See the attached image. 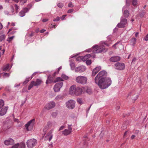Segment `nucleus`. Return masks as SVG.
I'll use <instances>...</instances> for the list:
<instances>
[{
  "label": "nucleus",
  "mask_w": 148,
  "mask_h": 148,
  "mask_svg": "<svg viewBox=\"0 0 148 148\" xmlns=\"http://www.w3.org/2000/svg\"><path fill=\"white\" fill-rule=\"evenodd\" d=\"M53 79L54 78L53 77L51 76L50 75H49L48 76L46 83L47 84L53 82L54 83V80Z\"/></svg>",
  "instance_id": "obj_15"
},
{
  "label": "nucleus",
  "mask_w": 148,
  "mask_h": 148,
  "mask_svg": "<svg viewBox=\"0 0 148 148\" xmlns=\"http://www.w3.org/2000/svg\"><path fill=\"white\" fill-rule=\"evenodd\" d=\"M19 146V144H17L13 146L12 148H18Z\"/></svg>",
  "instance_id": "obj_44"
},
{
  "label": "nucleus",
  "mask_w": 148,
  "mask_h": 148,
  "mask_svg": "<svg viewBox=\"0 0 148 148\" xmlns=\"http://www.w3.org/2000/svg\"><path fill=\"white\" fill-rule=\"evenodd\" d=\"M35 119H33L28 122L25 125V127L27 131L30 130L31 129H29V127H33L35 124Z\"/></svg>",
  "instance_id": "obj_8"
},
{
  "label": "nucleus",
  "mask_w": 148,
  "mask_h": 148,
  "mask_svg": "<svg viewBox=\"0 0 148 148\" xmlns=\"http://www.w3.org/2000/svg\"><path fill=\"white\" fill-rule=\"evenodd\" d=\"M87 79L86 77L83 76H79L76 78V81L78 83L84 84L86 83Z\"/></svg>",
  "instance_id": "obj_2"
},
{
  "label": "nucleus",
  "mask_w": 148,
  "mask_h": 148,
  "mask_svg": "<svg viewBox=\"0 0 148 148\" xmlns=\"http://www.w3.org/2000/svg\"><path fill=\"white\" fill-rule=\"evenodd\" d=\"M121 59V58L119 56H113L111 57L110 60L111 62H115L119 61Z\"/></svg>",
  "instance_id": "obj_16"
},
{
  "label": "nucleus",
  "mask_w": 148,
  "mask_h": 148,
  "mask_svg": "<svg viewBox=\"0 0 148 148\" xmlns=\"http://www.w3.org/2000/svg\"><path fill=\"white\" fill-rule=\"evenodd\" d=\"M58 114L56 112H53L52 113L51 115L53 117H55Z\"/></svg>",
  "instance_id": "obj_36"
},
{
  "label": "nucleus",
  "mask_w": 148,
  "mask_h": 148,
  "mask_svg": "<svg viewBox=\"0 0 148 148\" xmlns=\"http://www.w3.org/2000/svg\"><path fill=\"white\" fill-rule=\"evenodd\" d=\"M119 43V42H117L116 43H115L114 45H113L112 47L114 48H116V46L117 45L118 43Z\"/></svg>",
  "instance_id": "obj_53"
},
{
  "label": "nucleus",
  "mask_w": 148,
  "mask_h": 148,
  "mask_svg": "<svg viewBox=\"0 0 148 148\" xmlns=\"http://www.w3.org/2000/svg\"><path fill=\"white\" fill-rule=\"evenodd\" d=\"M62 79L60 77L56 78V79L54 80V83H55L58 81H62Z\"/></svg>",
  "instance_id": "obj_28"
},
{
  "label": "nucleus",
  "mask_w": 148,
  "mask_h": 148,
  "mask_svg": "<svg viewBox=\"0 0 148 148\" xmlns=\"http://www.w3.org/2000/svg\"><path fill=\"white\" fill-rule=\"evenodd\" d=\"M29 11V9L27 8H23V10H21L19 13V15L21 17L24 16L25 13Z\"/></svg>",
  "instance_id": "obj_13"
},
{
  "label": "nucleus",
  "mask_w": 148,
  "mask_h": 148,
  "mask_svg": "<svg viewBox=\"0 0 148 148\" xmlns=\"http://www.w3.org/2000/svg\"><path fill=\"white\" fill-rule=\"evenodd\" d=\"M86 64L88 65H90L91 63V61L90 60H88L86 61Z\"/></svg>",
  "instance_id": "obj_38"
},
{
  "label": "nucleus",
  "mask_w": 148,
  "mask_h": 148,
  "mask_svg": "<svg viewBox=\"0 0 148 148\" xmlns=\"http://www.w3.org/2000/svg\"><path fill=\"white\" fill-rule=\"evenodd\" d=\"M55 106V103L53 102H50L47 104L45 107V108L48 110H50L54 108Z\"/></svg>",
  "instance_id": "obj_12"
},
{
  "label": "nucleus",
  "mask_w": 148,
  "mask_h": 148,
  "mask_svg": "<svg viewBox=\"0 0 148 148\" xmlns=\"http://www.w3.org/2000/svg\"><path fill=\"white\" fill-rule=\"evenodd\" d=\"M52 137H53V135H51L50 136L49 138V141H50L52 139Z\"/></svg>",
  "instance_id": "obj_57"
},
{
  "label": "nucleus",
  "mask_w": 148,
  "mask_h": 148,
  "mask_svg": "<svg viewBox=\"0 0 148 148\" xmlns=\"http://www.w3.org/2000/svg\"><path fill=\"white\" fill-rule=\"evenodd\" d=\"M136 39L135 38H133L131 40V43L133 46H134L136 43Z\"/></svg>",
  "instance_id": "obj_24"
},
{
  "label": "nucleus",
  "mask_w": 148,
  "mask_h": 148,
  "mask_svg": "<svg viewBox=\"0 0 148 148\" xmlns=\"http://www.w3.org/2000/svg\"><path fill=\"white\" fill-rule=\"evenodd\" d=\"M9 67V64H7L6 65L4 66L3 68V71H7Z\"/></svg>",
  "instance_id": "obj_27"
},
{
  "label": "nucleus",
  "mask_w": 148,
  "mask_h": 148,
  "mask_svg": "<svg viewBox=\"0 0 148 148\" xmlns=\"http://www.w3.org/2000/svg\"><path fill=\"white\" fill-rule=\"evenodd\" d=\"M8 108V107L6 106L4 108H2L0 111V116H3L6 113Z\"/></svg>",
  "instance_id": "obj_19"
},
{
  "label": "nucleus",
  "mask_w": 148,
  "mask_h": 148,
  "mask_svg": "<svg viewBox=\"0 0 148 148\" xmlns=\"http://www.w3.org/2000/svg\"><path fill=\"white\" fill-rule=\"evenodd\" d=\"M104 134V133L102 131L101 132V133L99 134V137L100 138H102Z\"/></svg>",
  "instance_id": "obj_46"
},
{
  "label": "nucleus",
  "mask_w": 148,
  "mask_h": 148,
  "mask_svg": "<svg viewBox=\"0 0 148 148\" xmlns=\"http://www.w3.org/2000/svg\"><path fill=\"white\" fill-rule=\"evenodd\" d=\"M82 92V89L79 87H78L76 89L75 91L74 92V95H81Z\"/></svg>",
  "instance_id": "obj_14"
},
{
  "label": "nucleus",
  "mask_w": 148,
  "mask_h": 148,
  "mask_svg": "<svg viewBox=\"0 0 148 148\" xmlns=\"http://www.w3.org/2000/svg\"><path fill=\"white\" fill-rule=\"evenodd\" d=\"M36 143L37 140L34 138L28 140L26 142L28 148H33Z\"/></svg>",
  "instance_id": "obj_4"
},
{
  "label": "nucleus",
  "mask_w": 148,
  "mask_h": 148,
  "mask_svg": "<svg viewBox=\"0 0 148 148\" xmlns=\"http://www.w3.org/2000/svg\"><path fill=\"white\" fill-rule=\"evenodd\" d=\"M72 126V125H68V130H69L70 131H71H71L72 130V128L71 127V126Z\"/></svg>",
  "instance_id": "obj_40"
},
{
  "label": "nucleus",
  "mask_w": 148,
  "mask_h": 148,
  "mask_svg": "<svg viewBox=\"0 0 148 148\" xmlns=\"http://www.w3.org/2000/svg\"><path fill=\"white\" fill-rule=\"evenodd\" d=\"M11 121H7L4 122L3 128L4 130L8 129L11 127Z\"/></svg>",
  "instance_id": "obj_10"
},
{
  "label": "nucleus",
  "mask_w": 148,
  "mask_h": 148,
  "mask_svg": "<svg viewBox=\"0 0 148 148\" xmlns=\"http://www.w3.org/2000/svg\"><path fill=\"white\" fill-rule=\"evenodd\" d=\"M60 19V18L58 16H57L56 18L55 19L53 20V21H59Z\"/></svg>",
  "instance_id": "obj_48"
},
{
  "label": "nucleus",
  "mask_w": 148,
  "mask_h": 148,
  "mask_svg": "<svg viewBox=\"0 0 148 148\" xmlns=\"http://www.w3.org/2000/svg\"><path fill=\"white\" fill-rule=\"evenodd\" d=\"M144 40L146 41H147L148 40V34L144 38Z\"/></svg>",
  "instance_id": "obj_47"
},
{
  "label": "nucleus",
  "mask_w": 148,
  "mask_h": 148,
  "mask_svg": "<svg viewBox=\"0 0 148 148\" xmlns=\"http://www.w3.org/2000/svg\"><path fill=\"white\" fill-rule=\"evenodd\" d=\"M64 128V126H61L60 127V129H59V131L62 130H63Z\"/></svg>",
  "instance_id": "obj_59"
},
{
  "label": "nucleus",
  "mask_w": 148,
  "mask_h": 148,
  "mask_svg": "<svg viewBox=\"0 0 148 148\" xmlns=\"http://www.w3.org/2000/svg\"><path fill=\"white\" fill-rule=\"evenodd\" d=\"M48 21V19H44L42 20V21L43 22H45Z\"/></svg>",
  "instance_id": "obj_55"
},
{
  "label": "nucleus",
  "mask_w": 148,
  "mask_h": 148,
  "mask_svg": "<svg viewBox=\"0 0 148 148\" xmlns=\"http://www.w3.org/2000/svg\"><path fill=\"white\" fill-rule=\"evenodd\" d=\"M25 143H21L19 145V148H25Z\"/></svg>",
  "instance_id": "obj_31"
},
{
  "label": "nucleus",
  "mask_w": 148,
  "mask_h": 148,
  "mask_svg": "<svg viewBox=\"0 0 148 148\" xmlns=\"http://www.w3.org/2000/svg\"><path fill=\"white\" fill-rule=\"evenodd\" d=\"M123 14L125 17L127 18L129 16V12L128 10H125L123 13Z\"/></svg>",
  "instance_id": "obj_20"
},
{
  "label": "nucleus",
  "mask_w": 148,
  "mask_h": 148,
  "mask_svg": "<svg viewBox=\"0 0 148 148\" xmlns=\"http://www.w3.org/2000/svg\"><path fill=\"white\" fill-rule=\"evenodd\" d=\"M107 75V73L105 71L99 72L95 79V82L101 89L107 88L111 84L110 78L106 77Z\"/></svg>",
  "instance_id": "obj_1"
},
{
  "label": "nucleus",
  "mask_w": 148,
  "mask_h": 148,
  "mask_svg": "<svg viewBox=\"0 0 148 148\" xmlns=\"http://www.w3.org/2000/svg\"><path fill=\"white\" fill-rule=\"evenodd\" d=\"M4 143L6 145H12L14 144V141L13 139L10 138L5 140L4 141Z\"/></svg>",
  "instance_id": "obj_17"
},
{
  "label": "nucleus",
  "mask_w": 148,
  "mask_h": 148,
  "mask_svg": "<svg viewBox=\"0 0 148 148\" xmlns=\"http://www.w3.org/2000/svg\"><path fill=\"white\" fill-rule=\"evenodd\" d=\"M85 91L86 93L89 94H90L92 93L91 88L88 87L85 88Z\"/></svg>",
  "instance_id": "obj_22"
},
{
  "label": "nucleus",
  "mask_w": 148,
  "mask_h": 148,
  "mask_svg": "<svg viewBox=\"0 0 148 148\" xmlns=\"http://www.w3.org/2000/svg\"><path fill=\"white\" fill-rule=\"evenodd\" d=\"M66 16V15H63L62 17H61V19L62 20H63L64 18Z\"/></svg>",
  "instance_id": "obj_60"
},
{
  "label": "nucleus",
  "mask_w": 148,
  "mask_h": 148,
  "mask_svg": "<svg viewBox=\"0 0 148 148\" xmlns=\"http://www.w3.org/2000/svg\"><path fill=\"white\" fill-rule=\"evenodd\" d=\"M26 100H27V99H26H26H25V100L24 102H23L22 103H21V106H22L24 105V104L25 103V102H26Z\"/></svg>",
  "instance_id": "obj_56"
},
{
  "label": "nucleus",
  "mask_w": 148,
  "mask_h": 148,
  "mask_svg": "<svg viewBox=\"0 0 148 148\" xmlns=\"http://www.w3.org/2000/svg\"><path fill=\"white\" fill-rule=\"evenodd\" d=\"M4 75L5 76H7L8 77L9 76V75L8 73H4Z\"/></svg>",
  "instance_id": "obj_62"
},
{
  "label": "nucleus",
  "mask_w": 148,
  "mask_h": 148,
  "mask_svg": "<svg viewBox=\"0 0 148 148\" xmlns=\"http://www.w3.org/2000/svg\"><path fill=\"white\" fill-rule=\"evenodd\" d=\"M77 102L79 104H83V101L81 98H77Z\"/></svg>",
  "instance_id": "obj_29"
},
{
  "label": "nucleus",
  "mask_w": 148,
  "mask_h": 148,
  "mask_svg": "<svg viewBox=\"0 0 148 148\" xmlns=\"http://www.w3.org/2000/svg\"><path fill=\"white\" fill-rule=\"evenodd\" d=\"M139 132V131L138 130H136L135 132V134H137Z\"/></svg>",
  "instance_id": "obj_58"
},
{
  "label": "nucleus",
  "mask_w": 148,
  "mask_h": 148,
  "mask_svg": "<svg viewBox=\"0 0 148 148\" xmlns=\"http://www.w3.org/2000/svg\"><path fill=\"white\" fill-rule=\"evenodd\" d=\"M76 88V86L75 85H73L71 86L70 88L69 93L71 95H74V92Z\"/></svg>",
  "instance_id": "obj_18"
},
{
  "label": "nucleus",
  "mask_w": 148,
  "mask_h": 148,
  "mask_svg": "<svg viewBox=\"0 0 148 148\" xmlns=\"http://www.w3.org/2000/svg\"><path fill=\"white\" fill-rule=\"evenodd\" d=\"M90 54H87L86 55V56H85L84 57V58H86H86H89L90 57Z\"/></svg>",
  "instance_id": "obj_54"
},
{
  "label": "nucleus",
  "mask_w": 148,
  "mask_h": 148,
  "mask_svg": "<svg viewBox=\"0 0 148 148\" xmlns=\"http://www.w3.org/2000/svg\"><path fill=\"white\" fill-rule=\"evenodd\" d=\"M13 38H14L13 36L10 37L9 38V39H10L9 40H8L7 41H8L9 42H10V41L13 39Z\"/></svg>",
  "instance_id": "obj_52"
},
{
  "label": "nucleus",
  "mask_w": 148,
  "mask_h": 148,
  "mask_svg": "<svg viewBox=\"0 0 148 148\" xmlns=\"http://www.w3.org/2000/svg\"><path fill=\"white\" fill-rule=\"evenodd\" d=\"M75 101L73 100L70 99L66 103V106L70 109H73L75 107Z\"/></svg>",
  "instance_id": "obj_5"
},
{
  "label": "nucleus",
  "mask_w": 148,
  "mask_h": 148,
  "mask_svg": "<svg viewBox=\"0 0 148 148\" xmlns=\"http://www.w3.org/2000/svg\"><path fill=\"white\" fill-rule=\"evenodd\" d=\"M63 83L60 82L55 84L53 89L55 92H58L60 90V89L62 87Z\"/></svg>",
  "instance_id": "obj_9"
},
{
  "label": "nucleus",
  "mask_w": 148,
  "mask_h": 148,
  "mask_svg": "<svg viewBox=\"0 0 148 148\" xmlns=\"http://www.w3.org/2000/svg\"><path fill=\"white\" fill-rule=\"evenodd\" d=\"M4 101L3 100L0 99V108H1L4 105Z\"/></svg>",
  "instance_id": "obj_33"
},
{
  "label": "nucleus",
  "mask_w": 148,
  "mask_h": 148,
  "mask_svg": "<svg viewBox=\"0 0 148 148\" xmlns=\"http://www.w3.org/2000/svg\"><path fill=\"white\" fill-rule=\"evenodd\" d=\"M86 69V67L82 65L76 68L75 69V71L77 73H81L85 71Z\"/></svg>",
  "instance_id": "obj_11"
},
{
  "label": "nucleus",
  "mask_w": 148,
  "mask_h": 148,
  "mask_svg": "<svg viewBox=\"0 0 148 148\" xmlns=\"http://www.w3.org/2000/svg\"><path fill=\"white\" fill-rule=\"evenodd\" d=\"M14 7L15 8V9L16 11V13H17L18 12V10L19 8L18 7L16 4H15L14 5Z\"/></svg>",
  "instance_id": "obj_41"
},
{
  "label": "nucleus",
  "mask_w": 148,
  "mask_h": 148,
  "mask_svg": "<svg viewBox=\"0 0 148 148\" xmlns=\"http://www.w3.org/2000/svg\"><path fill=\"white\" fill-rule=\"evenodd\" d=\"M70 65L71 67V69L73 70L75 69V64L72 62H71L70 64Z\"/></svg>",
  "instance_id": "obj_26"
},
{
  "label": "nucleus",
  "mask_w": 148,
  "mask_h": 148,
  "mask_svg": "<svg viewBox=\"0 0 148 148\" xmlns=\"http://www.w3.org/2000/svg\"><path fill=\"white\" fill-rule=\"evenodd\" d=\"M5 38V36L3 34L0 36V42H1L4 40Z\"/></svg>",
  "instance_id": "obj_30"
},
{
  "label": "nucleus",
  "mask_w": 148,
  "mask_h": 148,
  "mask_svg": "<svg viewBox=\"0 0 148 148\" xmlns=\"http://www.w3.org/2000/svg\"><path fill=\"white\" fill-rule=\"evenodd\" d=\"M41 83V81L39 79H37L35 82L34 86H39Z\"/></svg>",
  "instance_id": "obj_23"
},
{
  "label": "nucleus",
  "mask_w": 148,
  "mask_h": 148,
  "mask_svg": "<svg viewBox=\"0 0 148 148\" xmlns=\"http://www.w3.org/2000/svg\"><path fill=\"white\" fill-rule=\"evenodd\" d=\"M32 4H30L28 5H27V7L28 8H27L28 9H29V10L31 8H32Z\"/></svg>",
  "instance_id": "obj_51"
},
{
  "label": "nucleus",
  "mask_w": 148,
  "mask_h": 148,
  "mask_svg": "<svg viewBox=\"0 0 148 148\" xmlns=\"http://www.w3.org/2000/svg\"><path fill=\"white\" fill-rule=\"evenodd\" d=\"M62 132V134L65 136L68 135L71 132V131L66 129H65Z\"/></svg>",
  "instance_id": "obj_21"
},
{
  "label": "nucleus",
  "mask_w": 148,
  "mask_h": 148,
  "mask_svg": "<svg viewBox=\"0 0 148 148\" xmlns=\"http://www.w3.org/2000/svg\"><path fill=\"white\" fill-rule=\"evenodd\" d=\"M145 13V12L144 10H142L141 12L140 13L139 15L141 17H143L144 16Z\"/></svg>",
  "instance_id": "obj_32"
},
{
  "label": "nucleus",
  "mask_w": 148,
  "mask_h": 148,
  "mask_svg": "<svg viewBox=\"0 0 148 148\" xmlns=\"http://www.w3.org/2000/svg\"><path fill=\"white\" fill-rule=\"evenodd\" d=\"M35 82L34 81H32L29 86L28 88V90H30L31 89V88L33 87L34 85V84Z\"/></svg>",
  "instance_id": "obj_25"
},
{
  "label": "nucleus",
  "mask_w": 148,
  "mask_h": 148,
  "mask_svg": "<svg viewBox=\"0 0 148 148\" xmlns=\"http://www.w3.org/2000/svg\"><path fill=\"white\" fill-rule=\"evenodd\" d=\"M73 11H74V10L73 9H71L69 10H68V11H67V13H71V12H73Z\"/></svg>",
  "instance_id": "obj_50"
},
{
  "label": "nucleus",
  "mask_w": 148,
  "mask_h": 148,
  "mask_svg": "<svg viewBox=\"0 0 148 148\" xmlns=\"http://www.w3.org/2000/svg\"><path fill=\"white\" fill-rule=\"evenodd\" d=\"M95 70H93L92 71V76H95L96 75V74L97 73L96 72V71H95Z\"/></svg>",
  "instance_id": "obj_43"
},
{
  "label": "nucleus",
  "mask_w": 148,
  "mask_h": 148,
  "mask_svg": "<svg viewBox=\"0 0 148 148\" xmlns=\"http://www.w3.org/2000/svg\"><path fill=\"white\" fill-rule=\"evenodd\" d=\"M62 98V97L60 95L57 96L56 98V100H58Z\"/></svg>",
  "instance_id": "obj_49"
},
{
  "label": "nucleus",
  "mask_w": 148,
  "mask_h": 148,
  "mask_svg": "<svg viewBox=\"0 0 148 148\" xmlns=\"http://www.w3.org/2000/svg\"><path fill=\"white\" fill-rule=\"evenodd\" d=\"M127 23V20L126 18H123L122 17L121 18L120 22L117 25V26L119 28H124L125 27V25Z\"/></svg>",
  "instance_id": "obj_6"
},
{
  "label": "nucleus",
  "mask_w": 148,
  "mask_h": 148,
  "mask_svg": "<svg viewBox=\"0 0 148 148\" xmlns=\"http://www.w3.org/2000/svg\"><path fill=\"white\" fill-rule=\"evenodd\" d=\"M68 6L69 7L73 8V7L74 6L73 5L72 2H70L69 3Z\"/></svg>",
  "instance_id": "obj_42"
},
{
  "label": "nucleus",
  "mask_w": 148,
  "mask_h": 148,
  "mask_svg": "<svg viewBox=\"0 0 148 148\" xmlns=\"http://www.w3.org/2000/svg\"><path fill=\"white\" fill-rule=\"evenodd\" d=\"M29 79L30 77L26 78L25 80L23 83V84L25 85L28 83L30 80Z\"/></svg>",
  "instance_id": "obj_34"
},
{
  "label": "nucleus",
  "mask_w": 148,
  "mask_h": 148,
  "mask_svg": "<svg viewBox=\"0 0 148 148\" xmlns=\"http://www.w3.org/2000/svg\"><path fill=\"white\" fill-rule=\"evenodd\" d=\"M62 77L65 79L66 80L69 78V77L65 74H62Z\"/></svg>",
  "instance_id": "obj_37"
},
{
  "label": "nucleus",
  "mask_w": 148,
  "mask_h": 148,
  "mask_svg": "<svg viewBox=\"0 0 148 148\" xmlns=\"http://www.w3.org/2000/svg\"><path fill=\"white\" fill-rule=\"evenodd\" d=\"M138 34H139V33L138 32H137L135 33V36L136 37H138Z\"/></svg>",
  "instance_id": "obj_64"
},
{
  "label": "nucleus",
  "mask_w": 148,
  "mask_h": 148,
  "mask_svg": "<svg viewBox=\"0 0 148 148\" xmlns=\"http://www.w3.org/2000/svg\"><path fill=\"white\" fill-rule=\"evenodd\" d=\"M101 69V67L100 66L96 67L93 70H95L96 72L97 73Z\"/></svg>",
  "instance_id": "obj_35"
},
{
  "label": "nucleus",
  "mask_w": 148,
  "mask_h": 148,
  "mask_svg": "<svg viewBox=\"0 0 148 148\" xmlns=\"http://www.w3.org/2000/svg\"><path fill=\"white\" fill-rule=\"evenodd\" d=\"M57 6L59 8H61L63 6V5L62 3H60L57 4Z\"/></svg>",
  "instance_id": "obj_45"
},
{
  "label": "nucleus",
  "mask_w": 148,
  "mask_h": 148,
  "mask_svg": "<svg viewBox=\"0 0 148 148\" xmlns=\"http://www.w3.org/2000/svg\"><path fill=\"white\" fill-rule=\"evenodd\" d=\"M45 31V30L44 29H42L40 31V32L41 33H44Z\"/></svg>",
  "instance_id": "obj_63"
},
{
  "label": "nucleus",
  "mask_w": 148,
  "mask_h": 148,
  "mask_svg": "<svg viewBox=\"0 0 148 148\" xmlns=\"http://www.w3.org/2000/svg\"><path fill=\"white\" fill-rule=\"evenodd\" d=\"M115 69L120 70H122L124 69L125 67V64L123 63L117 62L114 64Z\"/></svg>",
  "instance_id": "obj_7"
},
{
  "label": "nucleus",
  "mask_w": 148,
  "mask_h": 148,
  "mask_svg": "<svg viewBox=\"0 0 148 148\" xmlns=\"http://www.w3.org/2000/svg\"><path fill=\"white\" fill-rule=\"evenodd\" d=\"M135 137V135H132L131 136V139H133Z\"/></svg>",
  "instance_id": "obj_61"
},
{
  "label": "nucleus",
  "mask_w": 148,
  "mask_h": 148,
  "mask_svg": "<svg viewBox=\"0 0 148 148\" xmlns=\"http://www.w3.org/2000/svg\"><path fill=\"white\" fill-rule=\"evenodd\" d=\"M137 4V1L136 0H133L132 1V4L134 6H136Z\"/></svg>",
  "instance_id": "obj_39"
},
{
  "label": "nucleus",
  "mask_w": 148,
  "mask_h": 148,
  "mask_svg": "<svg viewBox=\"0 0 148 148\" xmlns=\"http://www.w3.org/2000/svg\"><path fill=\"white\" fill-rule=\"evenodd\" d=\"M92 48L94 49L93 52L95 53H98L103 52H106L108 50V49H107L106 50H105L104 48H101V47L96 45L93 46L92 47Z\"/></svg>",
  "instance_id": "obj_3"
}]
</instances>
